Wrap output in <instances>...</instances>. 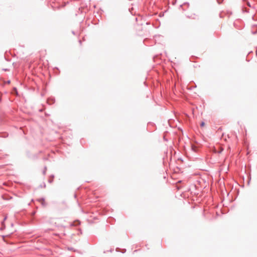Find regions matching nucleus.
Masks as SVG:
<instances>
[{
	"instance_id": "1",
	"label": "nucleus",
	"mask_w": 257,
	"mask_h": 257,
	"mask_svg": "<svg viewBox=\"0 0 257 257\" xmlns=\"http://www.w3.org/2000/svg\"><path fill=\"white\" fill-rule=\"evenodd\" d=\"M205 125V123L204 122H202L201 123V126L203 127Z\"/></svg>"
}]
</instances>
